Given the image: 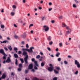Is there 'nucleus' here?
<instances>
[{"mask_svg": "<svg viewBox=\"0 0 80 80\" xmlns=\"http://www.w3.org/2000/svg\"><path fill=\"white\" fill-rule=\"evenodd\" d=\"M22 53V52L21 51H19L18 53V55H20V54H21Z\"/></svg>", "mask_w": 80, "mask_h": 80, "instance_id": "obj_32", "label": "nucleus"}, {"mask_svg": "<svg viewBox=\"0 0 80 80\" xmlns=\"http://www.w3.org/2000/svg\"><path fill=\"white\" fill-rule=\"evenodd\" d=\"M5 78H6V75L5 73H3L1 77V78L2 79H5Z\"/></svg>", "mask_w": 80, "mask_h": 80, "instance_id": "obj_7", "label": "nucleus"}, {"mask_svg": "<svg viewBox=\"0 0 80 80\" xmlns=\"http://www.w3.org/2000/svg\"><path fill=\"white\" fill-rule=\"evenodd\" d=\"M14 50L15 51H17V50H18V49L17 48L15 47L14 48Z\"/></svg>", "mask_w": 80, "mask_h": 80, "instance_id": "obj_33", "label": "nucleus"}, {"mask_svg": "<svg viewBox=\"0 0 80 80\" xmlns=\"http://www.w3.org/2000/svg\"><path fill=\"white\" fill-rule=\"evenodd\" d=\"M41 18H42V21H43V20H44L45 19V17H42Z\"/></svg>", "mask_w": 80, "mask_h": 80, "instance_id": "obj_28", "label": "nucleus"}, {"mask_svg": "<svg viewBox=\"0 0 80 80\" xmlns=\"http://www.w3.org/2000/svg\"><path fill=\"white\" fill-rule=\"evenodd\" d=\"M52 10V8H49L48 9V10L49 11H51V10Z\"/></svg>", "mask_w": 80, "mask_h": 80, "instance_id": "obj_56", "label": "nucleus"}, {"mask_svg": "<svg viewBox=\"0 0 80 80\" xmlns=\"http://www.w3.org/2000/svg\"><path fill=\"white\" fill-rule=\"evenodd\" d=\"M68 58H72V57H71V56L70 55L68 56Z\"/></svg>", "mask_w": 80, "mask_h": 80, "instance_id": "obj_64", "label": "nucleus"}, {"mask_svg": "<svg viewBox=\"0 0 80 80\" xmlns=\"http://www.w3.org/2000/svg\"><path fill=\"white\" fill-rule=\"evenodd\" d=\"M64 63H65V64H67L68 63V62H67V61H64Z\"/></svg>", "mask_w": 80, "mask_h": 80, "instance_id": "obj_42", "label": "nucleus"}, {"mask_svg": "<svg viewBox=\"0 0 80 80\" xmlns=\"http://www.w3.org/2000/svg\"><path fill=\"white\" fill-rule=\"evenodd\" d=\"M49 5H52V2H49Z\"/></svg>", "mask_w": 80, "mask_h": 80, "instance_id": "obj_62", "label": "nucleus"}, {"mask_svg": "<svg viewBox=\"0 0 80 80\" xmlns=\"http://www.w3.org/2000/svg\"><path fill=\"white\" fill-rule=\"evenodd\" d=\"M1 28H4L5 26L4 25H1Z\"/></svg>", "mask_w": 80, "mask_h": 80, "instance_id": "obj_36", "label": "nucleus"}, {"mask_svg": "<svg viewBox=\"0 0 80 80\" xmlns=\"http://www.w3.org/2000/svg\"><path fill=\"white\" fill-rule=\"evenodd\" d=\"M3 60H5V59H6V57H5V56L3 57Z\"/></svg>", "mask_w": 80, "mask_h": 80, "instance_id": "obj_55", "label": "nucleus"}, {"mask_svg": "<svg viewBox=\"0 0 80 80\" xmlns=\"http://www.w3.org/2000/svg\"><path fill=\"white\" fill-rule=\"evenodd\" d=\"M58 34L59 35H62V32H61V31L60 30L58 31Z\"/></svg>", "mask_w": 80, "mask_h": 80, "instance_id": "obj_20", "label": "nucleus"}, {"mask_svg": "<svg viewBox=\"0 0 80 80\" xmlns=\"http://www.w3.org/2000/svg\"><path fill=\"white\" fill-rule=\"evenodd\" d=\"M22 55H25V58H24V62H25V64L28 63V56L27 55V53L25 52V51H23Z\"/></svg>", "mask_w": 80, "mask_h": 80, "instance_id": "obj_1", "label": "nucleus"}, {"mask_svg": "<svg viewBox=\"0 0 80 80\" xmlns=\"http://www.w3.org/2000/svg\"><path fill=\"white\" fill-rule=\"evenodd\" d=\"M11 75L12 76H14V73L13 72H12L11 73Z\"/></svg>", "mask_w": 80, "mask_h": 80, "instance_id": "obj_44", "label": "nucleus"}, {"mask_svg": "<svg viewBox=\"0 0 80 80\" xmlns=\"http://www.w3.org/2000/svg\"><path fill=\"white\" fill-rule=\"evenodd\" d=\"M18 70L19 71V72H20L22 71V68H18Z\"/></svg>", "mask_w": 80, "mask_h": 80, "instance_id": "obj_39", "label": "nucleus"}, {"mask_svg": "<svg viewBox=\"0 0 80 80\" xmlns=\"http://www.w3.org/2000/svg\"><path fill=\"white\" fill-rule=\"evenodd\" d=\"M22 45H24V44H25V42H24V41H22Z\"/></svg>", "mask_w": 80, "mask_h": 80, "instance_id": "obj_57", "label": "nucleus"}, {"mask_svg": "<svg viewBox=\"0 0 80 80\" xmlns=\"http://www.w3.org/2000/svg\"><path fill=\"white\" fill-rule=\"evenodd\" d=\"M14 38H18V36L17 35L14 36Z\"/></svg>", "mask_w": 80, "mask_h": 80, "instance_id": "obj_50", "label": "nucleus"}, {"mask_svg": "<svg viewBox=\"0 0 80 80\" xmlns=\"http://www.w3.org/2000/svg\"><path fill=\"white\" fill-rule=\"evenodd\" d=\"M26 47L27 48H29V46H28V44H26Z\"/></svg>", "mask_w": 80, "mask_h": 80, "instance_id": "obj_45", "label": "nucleus"}, {"mask_svg": "<svg viewBox=\"0 0 80 80\" xmlns=\"http://www.w3.org/2000/svg\"><path fill=\"white\" fill-rule=\"evenodd\" d=\"M22 2H23V3H25V2H26V1H25V0H23Z\"/></svg>", "mask_w": 80, "mask_h": 80, "instance_id": "obj_61", "label": "nucleus"}, {"mask_svg": "<svg viewBox=\"0 0 80 80\" xmlns=\"http://www.w3.org/2000/svg\"><path fill=\"white\" fill-rule=\"evenodd\" d=\"M7 42V41H3V43H6Z\"/></svg>", "mask_w": 80, "mask_h": 80, "instance_id": "obj_49", "label": "nucleus"}, {"mask_svg": "<svg viewBox=\"0 0 80 80\" xmlns=\"http://www.w3.org/2000/svg\"><path fill=\"white\" fill-rule=\"evenodd\" d=\"M51 67H48V69L49 71V72H52L53 71V68Z\"/></svg>", "mask_w": 80, "mask_h": 80, "instance_id": "obj_6", "label": "nucleus"}, {"mask_svg": "<svg viewBox=\"0 0 80 80\" xmlns=\"http://www.w3.org/2000/svg\"><path fill=\"white\" fill-rule=\"evenodd\" d=\"M14 56L15 58H18V56L17 54L16 53L14 54Z\"/></svg>", "mask_w": 80, "mask_h": 80, "instance_id": "obj_15", "label": "nucleus"}, {"mask_svg": "<svg viewBox=\"0 0 80 80\" xmlns=\"http://www.w3.org/2000/svg\"><path fill=\"white\" fill-rule=\"evenodd\" d=\"M58 61L59 62H60V61H61V58H58Z\"/></svg>", "mask_w": 80, "mask_h": 80, "instance_id": "obj_47", "label": "nucleus"}, {"mask_svg": "<svg viewBox=\"0 0 80 80\" xmlns=\"http://www.w3.org/2000/svg\"><path fill=\"white\" fill-rule=\"evenodd\" d=\"M11 14L12 16H13L14 15H15V12H11Z\"/></svg>", "mask_w": 80, "mask_h": 80, "instance_id": "obj_38", "label": "nucleus"}, {"mask_svg": "<svg viewBox=\"0 0 80 80\" xmlns=\"http://www.w3.org/2000/svg\"><path fill=\"white\" fill-rule=\"evenodd\" d=\"M32 72H35V70H34V69H32Z\"/></svg>", "mask_w": 80, "mask_h": 80, "instance_id": "obj_63", "label": "nucleus"}, {"mask_svg": "<svg viewBox=\"0 0 80 80\" xmlns=\"http://www.w3.org/2000/svg\"><path fill=\"white\" fill-rule=\"evenodd\" d=\"M52 39V37L50 36H48V41H50Z\"/></svg>", "mask_w": 80, "mask_h": 80, "instance_id": "obj_14", "label": "nucleus"}, {"mask_svg": "<svg viewBox=\"0 0 80 80\" xmlns=\"http://www.w3.org/2000/svg\"><path fill=\"white\" fill-rule=\"evenodd\" d=\"M30 27H32V26H33V24H31L30 25Z\"/></svg>", "mask_w": 80, "mask_h": 80, "instance_id": "obj_60", "label": "nucleus"}, {"mask_svg": "<svg viewBox=\"0 0 80 80\" xmlns=\"http://www.w3.org/2000/svg\"><path fill=\"white\" fill-rule=\"evenodd\" d=\"M2 55H4V57H7V54H5V52L2 54Z\"/></svg>", "mask_w": 80, "mask_h": 80, "instance_id": "obj_40", "label": "nucleus"}, {"mask_svg": "<svg viewBox=\"0 0 80 80\" xmlns=\"http://www.w3.org/2000/svg\"><path fill=\"white\" fill-rule=\"evenodd\" d=\"M59 55H60V52H57L56 54V56L57 57H59Z\"/></svg>", "mask_w": 80, "mask_h": 80, "instance_id": "obj_12", "label": "nucleus"}, {"mask_svg": "<svg viewBox=\"0 0 80 80\" xmlns=\"http://www.w3.org/2000/svg\"><path fill=\"white\" fill-rule=\"evenodd\" d=\"M19 67H20V68H22V64H20L19 65Z\"/></svg>", "mask_w": 80, "mask_h": 80, "instance_id": "obj_25", "label": "nucleus"}, {"mask_svg": "<svg viewBox=\"0 0 80 80\" xmlns=\"http://www.w3.org/2000/svg\"><path fill=\"white\" fill-rule=\"evenodd\" d=\"M43 27L45 28L44 29L45 32H47L49 30V28L47 26H44Z\"/></svg>", "mask_w": 80, "mask_h": 80, "instance_id": "obj_4", "label": "nucleus"}, {"mask_svg": "<svg viewBox=\"0 0 80 80\" xmlns=\"http://www.w3.org/2000/svg\"><path fill=\"white\" fill-rule=\"evenodd\" d=\"M12 8H16L17 7L15 5H13L12 6Z\"/></svg>", "mask_w": 80, "mask_h": 80, "instance_id": "obj_37", "label": "nucleus"}, {"mask_svg": "<svg viewBox=\"0 0 80 80\" xmlns=\"http://www.w3.org/2000/svg\"><path fill=\"white\" fill-rule=\"evenodd\" d=\"M18 22H20V23H22V19H19L18 20Z\"/></svg>", "mask_w": 80, "mask_h": 80, "instance_id": "obj_31", "label": "nucleus"}, {"mask_svg": "<svg viewBox=\"0 0 80 80\" xmlns=\"http://www.w3.org/2000/svg\"><path fill=\"white\" fill-rule=\"evenodd\" d=\"M8 48L9 49V50H10V51H11V50H12V47H11V46H9L8 47Z\"/></svg>", "mask_w": 80, "mask_h": 80, "instance_id": "obj_19", "label": "nucleus"}, {"mask_svg": "<svg viewBox=\"0 0 80 80\" xmlns=\"http://www.w3.org/2000/svg\"><path fill=\"white\" fill-rule=\"evenodd\" d=\"M40 57V55H38L36 56V58H39Z\"/></svg>", "mask_w": 80, "mask_h": 80, "instance_id": "obj_30", "label": "nucleus"}, {"mask_svg": "<svg viewBox=\"0 0 80 80\" xmlns=\"http://www.w3.org/2000/svg\"><path fill=\"white\" fill-rule=\"evenodd\" d=\"M33 80H39L38 78L36 77L34 78L33 79Z\"/></svg>", "mask_w": 80, "mask_h": 80, "instance_id": "obj_26", "label": "nucleus"}, {"mask_svg": "<svg viewBox=\"0 0 80 80\" xmlns=\"http://www.w3.org/2000/svg\"><path fill=\"white\" fill-rule=\"evenodd\" d=\"M32 61L33 62H35V59L34 58H32Z\"/></svg>", "mask_w": 80, "mask_h": 80, "instance_id": "obj_46", "label": "nucleus"}, {"mask_svg": "<svg viewBox=\"0 0 80 80\" xmlns=\"http://www.w3.org/2000/svg\"><path fill=\"white\" fill-rule=\"evenodd\" d=\"M51 22L52 23H55V21H54V20H52L51 21Z\"/></svg>", "mask_w": 80, "mask_h": 80, "instance_id": "obj_53", "label": "nucleus"}, {"mask_svg": "<svg viewBox=\"0 0 80 80\" xmlns=\"http://www.w3.org/2000/svg\"><path fill=\"white\" fill-rule=\"evenodd\" d=\"M55 68L56 69V70H60V68L59 67H55Z\"/></svg>", "mask_w": 80, "mask_h": 80, "instance_id": "obj_13", "label": "nucleus"}, {"mask_svg": "<svg viewBox=\"0 0 80 80\" xmlns=\"http://www.w3.org/2000/svg\"><path fill=\"white\" fill-rule=\"evenodd\" d=\"M33 68V65L32 64H30L28 68V69H32Z\"/></svg>", "mask_w": 80, "mask_h": 80, "instance_id": "obj_8", "label": "nucleus"}, {"mask_svg": "<svg viewBox=\"0 0 80 80\" xmlns=\"http://www.w3.org/2000/svg\"><path fill=\"white\" fill-rule=\"evenodd\" d=\"M14 27H17V25L15 24H14Z\"/></svg>", "mask_w": 80, "mask_h": 80, "instance_id": "obj_59", "label": "nucleus"}, {"mask_svg": "<svg viewBox=\"0 0 80 80\" xmlns=\"http://www.w3.org/2000/svg\"><path fill=\"white\" fill-rule=\"evenodd\" d=\"M66 28L67 30H70V28H69V27L68 26H66Z\"/></svg>", "mask_w": 80, "mask_h": 80, "instance_id": "obj_29", "label": "nucleus"}, {"mask_svg": "<svg viewBox=\"0 0 80 80\" xmlns=\"http://www.w3.org/2000/svg\"><path fill=\"white\" fill-rule=\"evenodd\" d=\"M14 3H15V5H18V3L17 2H14Z\"/></svg>", "mask_w": 80, "mask_h": 80, "instance_id": "obj_58", "label": "nucleus"}, {"mask_svg": "<svg viewBox=\"0 0 80 80\" xmlns=\"http://www.w3.org/2000/svg\"><path fill=\"white\" fill-rule=\"evenodd\" d=\"M70 34V32H69L68 31H66V35H68V34Z\"/></svg>", "mask_w": 80, "mask_h": 80, "instance_id": "obj_23", "label": "nucleus"}, {"mask_svg": "<svg viewBox=\"0 0 80 80\" xmlns=\"http://www.w3.org/2000/svg\"><path fill=\"white\" fill-rule=\"evenodd\" d=\"M75 64L77 65L78 68H80V63L77 60L75 61Z\"/></svg>", "mask_w": 80, "mask_h": 80, "instance_id": "obj_3", "label": "nucleus"}, {"mask_svg": "<svg viewBox=\"0 0 80 80\" xmlns=\"http://www.w3.org/2000/svg\"><path fill=\"white\" fill-rule=\"evenodd\" d=\"M58 78L57 77H54L53 78V80H57Z\"/></svg>", "mask_w": 80, "mask_h": 80, "instance_id": "obj_34", "label": "nucleus"}, {"mask_svg": "<svg viewBox=\"0 0 80 80\" xmlns=\"http://www.w3.org/2000/svg\"><path fill=\"white\" fill-rule=\"evenodd\" d=\"M26 37V33L25 32H24V33L22 34V37L23 38H25Z\"/></svg>", "mask_w": 80, "mask_h": 80, "instance_id": "obj_9", "label": "nucleus"}, {"mask_svg": "<svg viewBox=\"0 0 80 80\" xmlns=\"http://www.w3.org/2000/svg\"><path fill=\"white\" fill-rule=\"evenodd\" d=\"M34 62L35 65H36V66H37V67H39V66L38 65V63H37V62L36 61H35Z\"/></svg>", "mask_w": 80, "mask_h": 80, "instance_id": "obj_11", "label": "nucleus"}, {"mask_svg": "<svg viewBox=\"0 0 80 80\" xmlns=\"http://www.w3.org/2000/svg\"><path fill=\"white\" fill-rule=\"evenodd\" d=\"M73 7H74V8H76V7H77V6H76V5H75V4H73Z\"/></svg>", "mask_w": 80, "mask_h": 80, "instance_id": "obj_43", "label": "nucleus"}, {"mask_svg": "<svg viewBox=\"0 0 80 80\" xmlns=\"http://www.w3.org/2000/svg\"><path fill=\"white\" fill-rule=\"evenodd\" d=\"M34 68L35 70H37L38 69V68L35 66L34 67Z\"/></svg>", "mask_w": 80, "mask_h": 80, "instance_id": "obj_35", "label": "nucleus"}, {"mask_svg": "<svg viewBox=\"0 0 80 80\" xmlns=\"http://www.w3.org/2000/svg\"><path fill=\"white\" fill-rule=\"evenodd\" d=\"M48 50H49V51H51V49H50V48L48 47Z\"/></svg>", "mask_w": 80, "mask_h": 80, "instance_id": "obj_48", "label": "nucleus"}, {"mask_svg": "<svg viewBox=\"0 0 80 80\" xmlns=\"http://www.w3.org/2000/svg\"><path fill=\"white\" fill-rule=\"evenodd\" d=\"M5 52H4V50L3 49H0V53L2 54H3Z\"/></svg>", "mask_w": 80, "mask_h": 80, "instance_id": "obj_10", "label": "nucleus"}, {"mask_svg": "<svg viewBox=\"0 0 80 80\" xmlns=\"http://www.w3.org/2000/svg\"><path fill=\"white\" fill-rule=\"evenodd\" d=\"M4 49L6 50V51H8V49L6 47L4 48Z\"/></svg>", "mask_w": 80, "mask_h": 80, "instance_id": "obj_54", "label": "nucleus"}, {"mask_svg": "<svg viewBox=\"0 0 80 80\" xmlns=\"http://www.w3.org/2000/svg\"><path fill=\"white\" fill-rule=\"evenodd\" d=\"M50 66L51 68H53V67L52 66V65L51 64H50Z\"/></svg>", "mask_w": 80, "mask_h": 80, "instance_id": "obj_51", "label": "nucleus"}, {"mask_svg": "<svg viewBox=\"0 0 80 80\" xmlns=\"http://www.w3.org/2000/svg\"><path fill=\"white\" fill-rule=\"evenodd\" d=\"M6 63H10V62H11V59H10V57H8V59L6 61Z\"/></svg>", "mask_w": 80, "mask_h": 80, "instance_id": "obj_5", "label": "nucleus"}, {"mask_svg": "<svg viewBox=\"0 0 80 80\" xmlns=\"http://www.w3.org/2000/svg\"><path fill=\"white\" fill-rule=\"evenodd\" d=\"M41 65L42 67H43L45 65V64L43 63V62H42V63H41Z\"/></svg>", "mask_w": 80, "mask_h": 80, "instance_id": "obj_22", "label": "nucleus"}, {"mask_svg": "<svg viewBox=\"0 0 80 80\" xmlns=\"http://www.w3.org/2000/svg\"><path fill=\"white\" fill-rule=\"evenodd\" d=\"M59 46H60V47H62V43H59Z\"/></svg>", "mask_w": 80, "mask_h": 80, "instance_id": "obj_52", "label": "nucleus"}, {"mask_svg": "<svg viewBox=\"0 0 80 80\" xmlns=\"http://www.w3.org/2000/svg\"><path fill=\"white\" fill-rule=\"evenodd\" d=\"M32 49H34V48L32 47L30 48V49H25V50H26V51H28V52L29 53H33V51Z\"/></svg>", "mask_w": 80, "mask_h": 80, "instance_id": "obj_2", "label": "nucleus"}, {"mask_svg": "<svg viewBox=\"0 0 80 80\" xmlns=\"http://www.w3.org/2000/svg\"><path fill=\"white\" fill-rule=\"evenodd\" d=\"M49 45H52L53 44V42L52 41H51L49 42Z\"/></svg>", "mask_w": 80, "mask_h": 80, "instance_id": "obj_24", "label": "nucleus"}, {"mask_svg": "<svg viewBox=\"0 0 80 80\" xmlns=\"http://www.w3.org/2000/svg\"><path fill=\"white\" fill-rule=\"evenodd\" d=\"M54 71L55 73L56 74H57V73H58V72L57 70H54Z\"/></svg>", "mask_w": 80, "mask_h": 80, "instance_id": "obj_18", "label": "nucleus"}, {"mask_svg": "<svg viewBox=\"0 0 80 80\" xmlns=\"http://www.w3.org/2000/svg\"><path fill=\"white\" fill-rule=\"evenodd\" d=\"M28 72H29V70H26L25 71V73H28Z\"/></svg>", "mask_w": 80, "mask_h": 80, "instance_id": "obj_27", "label": "nucleus"}, {"mask_svg": "<svg viewBox=\"0 0 80 80\" xmlns=\"http://www.w3.org/2000/svg\"><path fill=\"white\" fill-rule=\"evenodd\" d=\"M15 61V64L16 65H18V60H17V59H16Z\"/></svg>", "mask_w": 80, "mask_h": 80, "instance_id": "obj_21", "label": "nucleus"}, {"mask_svg": "<svg viewBox=\"0 0 80 80\" xmlns=\"http://www.w3.org/2000/svg\"><path fill=\"white\" fill-rule=\"evenodd\" d=\"M67 26V25L65 24V23L62 22V27H65Z\"/></svg>", "mask_w": 80, "mask_h": 80, "instance_id": "obj_16", "label": "nucleus"}, {"mask_svg": "<svg viewBox=\"0 0 80 80\" xmlns=\"http://www.w3.org/2000/svg\"><path fill=\"white\" fill-rule=\"evenodd\" d=\"M78 73V71H77L75 72V74L76 75H77Z\"/></svg>", "mask_w": 80, "mask_h": 80, "instance_id": "obj_41", "label": "nucleus"}, {"mask_svg": "<svg viewBox=\"0 0 80 80\" xmlns=\"http://www.w3.org/2000/svg\"><path fill=\"white\" fill-rule=\"evenodd\" d=\"M19 60L22 63H24V61H23V58H20Z\"/></svg>", "mask_w": 80, "mask_h": 80, "instance_id": "obj_17", "label": "nucleus"}]
</instances>
